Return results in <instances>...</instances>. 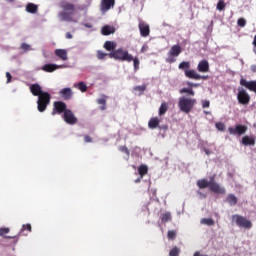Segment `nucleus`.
Instances as JSON below:
<instances>
[{"label": "nucleus", "mask_w": 256, "mask_h": 256, "mask_svg": "<svg viewBox=\"0 0 256 256\" xmlns=\"http://www.w3.org/2000/svg\"><path fill=\"white\" fill-rule=\"evenodd\" d=\"M60 7L62 9V11L59 12L58 14L60 21H67L68 23H77V20L73 18L76 12L75 4L71 2H62L60 4Z\"/></svg>", "instance_id": "obj_1"}, {"label": "nucleus", "mask_w": 256, "mask_h": 256, "mask_svg": "<svg viewBox=\"0 0 256 256\" xmlns=\"http://www.w3.org/2000/svg\"><path fill=\"white\" fill-rule=\"evenodd\" d=\"M200 223L202 225H207L208 227H213V225H215V220L212 218H202Z\"/></svg>", "instance_id": "obj_29"}, {"label": "nucleus", "mask_w": 256, "mask_h": 256, "mask_svg": "<svg viewBox=\"0 0 256 256\" xmlns=\"http://www.w3.org/2000/svg\"><path fill=\"white\" fill-rule=\"evenodd\" d=\"M197 105V100L193 98L181 97L179 98L178 107L182 113L189 114L193 111V107Z\"/></svg>", "instance_id": "obj_5"}, {"label": "nucleus", "mask_w": 256, "mask_h": 256, "mask_svg": "<svg viewBox=\"0 0 256 256\" xmlns=\"http://www.w3.org/2000/svg\"><path fill=\"white\" fill-rule=\"evenodd\" d=\"M11 230L9 228H0V237H3V235H7Z\"/></svg>", "instance_id": "obj_44"}, {"label": "nucleus", "mask_w": 256, "mask_h": 256, "mask_svg": "<svg viewBox=\"0 0 256 256\" xmlns=\"http://www.w3.org/2000/svg\"><path fill=\"white\" fill-rule=\"evenodd\" d=\"M145 89H146L145 86H136V87H135V91H141V92H143V91H145Z\"/></svg>", "instance_id": "obj_49"}, {"label": "nucleus", "mask_w": 256, "mask_h": 256, "mask_svg": "<svg viewBox=\"0 0 256 256\" xmlns=\"http://www.w3.org/2000/svg\"><path fill=\"white\" fill-rule=\"evenodd\" d=\"M104 49H106V51H115V49H117V42H113V41H106L104 43Z\"/></svg>", "instance_id": "obj_24"}, {"label": "nucleus", "mask_w": 256, "mask_h": 256, "mask_svg": "<svg viewBox=\"0 0 256 256\" xmlns=\"http://www.w3.org/2000/svg\"><path fill=\"white\" fill-rule=\"evenodd\" d=\"M180 93H187L188 95H191V97L195 96V91H193L192 88H182Z\"/></svg>", "instance_id": "obj_34"}, {"label": "nucleus", "mask_w": 256, "mask_h": 256, "mask_svg": "<svg viewBox=\"0 0 256 256\" xmlns=\"http://www.w3.org/2000/svg\"><path fill=\"white\" fill-rule=\"evenodd\" d=\"M161 123V120L157 117H153L148 122L149 129H157L159 127V124Z\"/></svg>", "instance_id": "obj_22"}, {"label": "nucleus", "mask_w": 256, "mask_h": 256, "mask_svg": "<svg viewBox=\"0 0 256 256\" xmlns=\"http://www.w3.org/2000/svg\"><path fill=\"white\" fill-rule=\"evenodd\" d=\"M197 195H199L200 199H206L207 198V194L201 192V191H197Z\"/></svg>", "instance_id": "obj_48"}, {"label": "nucleus", "mask_w": 256, "mask_h": 256, "mask_svg": "<svg viewBox=\"0 0 256 256\" xmlns=\"http://www.w3.org/2000/svg\"><path fill=\"white\" fill-rule=\"evenodd\" d=\"M97 103H98V105H103L101 107V110L105 111V109H106L105 105H107V100H105V98H100L97 100Z\"/></svg>", "instance_id": "obj_37"}, {"label": "nucleus", "mask_w": 256, "mask_h": 256, "mask_svg": "<svg viewBox=\"0 0 256 256\" xmlns=\"http://www.w3.org/2000/svg\"><path fill=\"white\" fill-rule=\"evenodd\" d=\"M193 256H208L207 254H201L200 252H195Z\"/></svg>", "instance_id": "obj_52"}, {"label": "nucleus", "mask_w": 256, "mask_h": 256, "mask_svg": "<svg viewBox=\"0 0 256 256\" xmlns=\"http://www.w3.org/2000/svg\"><path fill=\"white\" fill-rule=\"evenodd\" d=\"M74 87L79 89L82 93L87 91V84H85V82H78L77 84H74Z\"/></svg>", "instance_id": "obj_30"}, {"label": "nucleus", "mask_w": 256, "mask_h": 256, "mask_svg": "<svg viewBox=\"0 0 256 256\" xmlns=\"http://www.w3.org/2000/svg\"><path fill=\"white\" fill-rule=\"evenodd\" d=\"M204 152L206 153V155H211V152L207 148H204Z\"/></svg>", "instance_id": "obj_54"}, {"label": "nucleus", "mask_w": 256, "mask_h": 256, "mask_svg": "<svg viewBox=\"0 0 256 256\" xmlns=\"http://www.w3.org/2000/svg\"><path fill=\"white\" fill-rule=\"evenodd\" d=\"M8 3H13L15 0H6Z\"/></svg>", "instance_id": "obj_57"}, {"label": "nucleus", "mask_w": 256, "mask_h": 256, "mask_svg": "<svg viewBox=\"0 0 256 256\" xmlns=\"http://www.w3.org/2000/svg\"><path fill=\"white\" fill-rule=\"evenodd\" d=\"M237 99L240 105H249L251 102V96L247 93V90L243 88L238 89Z\"/></svg>", "instance_id": "obj_9"}, {"label": "nucleus", "mask_w": 256, "mask_h": 256, "mask_svg": "<svg viewBox=\"0 0 256 256\" xmlns=\"http://www.w3.org/2000/svg\"><path fill=\"white\" fill-rule=\"evenodd\" d=\"M6 78H7V83H9L11 79H13V76H11V73L6 72Z\"/></svg>", "instance_id": "obj_50"}, {"label": "nucleus", "mask_w": 256, "mask_h": 256, "mask_svg": "<svg viewBox=\"0 0 256 256\" xmlns=\"http://www.w3.org/2000/svg\"><path fill=\"white\" fill-rule=\"evenodd\" d=\"M162 223H169L171 221V212H165L160 216Z\"/></svg>", "instance_id": "obj_31"}, {"label": "nucleus", "mask_w": 256, "mask_h": 256, "mask_svg": "<svg viewBox=\"0 0 256 256\" xmlns=\"http://www.w3.org/2000/svg\"><path fill=\"white\" fill-rule=\"evenodd\" d=\"M38 9H39V7L36 4H33V3H28L26 5L27 13L35 14V13H37Z\"/></svg>", "instance_id": "obj_26"}, {"label": "nucleus", "mask_w": 256, "mask_h": 256, "mask_svg": "<svg viewBox=\"0 0 256 256\" xmlns=\"http://www.w3.org/2000/svg\"><path fill=\"white\" fill-rule=\"evenodd\" d=\"M228 132L230 135H245L247 133V126L242 124H237L235 127H229Z\"/></svg>", "instance_id": "obj_11"}, {"label": "nucleus", "mask_w": 256, "mask_h": 256, "mask_svg": "<svg viewBox=\"0 0 256 256\" xmlns=\"http://www.w3.org/2000/svg\"><path fill=\"white\" fill-rule=\"evenodd\" d=\"M65 111H69V109H67V104L63 101H56L53 104V110H52V115H56L58 113V115H61V113H65Z\"/></svg>", "instance_id": "obj_10"}, {"label": "nucleus", "mask_w": 256, "mask_h": 256, "mask_svg": "<svg viewBox=\"0 0 256 256\" xmlns=\"http://www.w3.org/2000/svg\"><path fill=\"white\" fill-rule=\"evenodd\" d=\"M25 231H29V233H31V224L23 225L20 231V235H27L25 234Z\"/></svg>", "instance_id": "obj_35"}, {"label": "nucleus", "mask_w": 256, "mask_h": 256, "mask_svg": "<svg viewBox=\"0 0 256 256\" xmlns=\"http://www.w3.org/2000/svg\"><path fill=\"white\" fill-rule=\"evenodd\" d=\"M65 67V65L45 64L42 67V71H45V73H53V71H57V69H65Z\"/></svg>", "instance_id": "obj_16"}, {"label": "nucleus", "mask_w": 256, "mask_h": 256, "mask_svg": "<svg viewBox=\"0 0 256 256\" xmlns=\"http://www.w3.org/2000/svg\"><path fill=\"white\" fill-rule=\"evenodd\" d=\"M178 68L180 69V71H184V75L185 77H187V79H192L193 81H201V79L203 81H207V79H209V76H202L199 73H197L195 69H191V62L189 61L181 62Z\"/></svg>", "instance_id": "obj_2"}, {"label": "nucleus", "mask_w": 256, "mask_h": 256, "mask_svg": "<svg viewBox=\"0 0 256 256\" xmlns=\"http://www.w3.org/2000/svg\"><path fill=\"white\" fill-rule=\"evenodd\" d=\"M30 93H32L34 97H41V95L47 92H44L43 89L41 88V85L36 83L30 86Z\"/></svg>", "instance_id": "obj_17"}, {"label": "nucleus", "mask_w": 256, "mask_h": 256, "mask_svg": "<svg viewBox=\"0 0 256 256\" xmlns=\"http://www.w3.org/2000/svg\"><path fill=\"white\" fill-rule=\"evenodd\" d=\"M138 173L141 176V178L145 177V175H147V173H149V167H147V165L142 164L138 167Z\"/></svg>", "instance_id": "obj_25"}, {"label": "nucleus", "mask_w": 256, "mask_h": 256, "mask_svg": "<svg viewBox=\"0 0 256 256\" xmlns=\"http://www.w3.org/2000/svg\"><path fill=\"white\" fill-rule=\"evenodd\" d=\"M179 253H181V250L175 246L174 248H172L169 252L170 256H179Z\"/></svg>", "instance_id": "obj_36"}, {"label": "nucleus", "mask_w": 256, "mask_h": 256, "mask_svg": "<svg viewBox=\"0 0 256 256\" xmlns=\"http://www.w3.org/2000/svg\"><path fill=\"white\" fill-rule=\"evenodd\" d=\"M176 237H177V232H175L174 230L168 231V239H171V241H174Z\"/></svg>", "instance_id": "obj_39"}, {"label": "nucleus", "mask_w": 256, "mask_h": 256, "mask_svg": "<svg viewBox=\"0 0 256 256\" xmlns=\"http://www.w3.org/2000/svg\"><path fill=\"white\" fill-rule=\"evenodd\" d=\"M5 239H15V236H6Z\"/></svg>", "instance_id": "obj_56"}, {"label": "nucleus", "mask_w": 256, "mask_h": 256, "mask_svg": "<svg viewBox=\"0 0 256 256\" xmlns=\"http://www.w3.org/2000/svg\"><path fill=\"white\" fill-rule=\"evenodd\" d=\"M63 119L68 125H77L78 119L75 117V114L73 113V111H71V109L65 111V113L63 114Z\"/></svg>", "instance_id": "obj_12"}, {"label": "nucleus", "mask_w": 256, "mask_h": 256, "mask_svg": "<svg viewBox=\"0 0 256 256\" xmlns=\"http://www.w3.org/2000/svg\"><path fill=\"white\" fill-rule=\"evenodd\" d=\"M182 49L179 46V44L177 45H173L169 52H168V57L166 58V63H175V61H177L176 57H179V55H181L182 53Z\"/></svg>", "instance_id": "obj_8"}, {"label": "nucleus", "mask_w": 256, "mask_h": 256, "mask_svg": "<svg viewBox=\"0 0 256 256\" xmlns=\"http://www.w3.org/2000/svg\"><path fill=\"white\" fill-rule=\"evenodd\" d=\"M199 73H209V61L201 60L197 65Z\"/></svg>", "instance_id": "obj_19"}, {"label": "nucleus", "mask_w": 256, "mask_h": 256, "mask_svg": "<svg viewBox=\"0 0 256 256\" xmlns=\"http://www.w3.org/2000/svg\"><path fill=\"white\" fill-rule=\"evenodd\" d=\"M226 7V4H225V1L223 0H220L217 4V9L218 11H223V9H225Z\"/></svg>", "instance_id": "obj_40"}, {"label": "nucleus", "mask_w": 256, "mask_h": 256, "mask_svg": "<svg viewBox=\"0 0 256 256\" xmlns=\"http://www.w3.org/2000/svg\"><path fill=\"white\" fill-rule=\"evenodd\" d=\"M84 141H85V143H93V138H91V136H89V135H85Z\"/></svg>", "instance_id": "obj_47"}, {"label": "nucleus", "mask_w": 256, "mask_h": 256, "mask_svg": "<svg viewBox=\"0 0 256 256\" xmlns=\"http://www.w3.org/2000/svg\"><path fill=\"white\" fill-rule=\"evenodd\" d=\"M237 25L238 27H245V25H247V20H245V18H239L237 21Z\"/></svg>", "instance_id": "obj_41"}, {"label": "nucleus", "mask_w": 256, "mask_h": 256, "mask_svg": "<svg viewBox=\"0 0 256 256\" xmlns=\"http://www.w3.org/2000/svg\"><path fill=\"white\" fill-rule=\"evenodd\" d=\"M169 110V105L166 102H163L159 108V116L163 117Z\"/></svg>", "instance_id": "obj_28"}, {"label": "nucleus", "mask_w": 256, "mask_h": 256, "mask_svg": "<svg viewBox=\"0 0 256 256\" xmlns=\"http://www.w3.org/2000/svg\"><path fill=\"white\" fill-rule=\"evenodd\" d=\"M205 115H209V112L208 111H204Z\"/></svg>", "instance_id": "obj_58"}, {"label": "nucleus", "mask_w": 256, "mask_h": 256, "mask_svg": "<svg viewBox=\"0 0 256 256\" xmlns=\"http://www.w3.org/2000/svg\"><path fill=\"white\" fill-rule=\"evenodd\" d=\"M96 57H97V59H99L101 61V60L105 59L106 57H109V54H107L101 50H98Z\"/></svg>", "instance_id": "obj_33"}, {"label": "nucleus", "mask_w": 256, "mask_h": 256, "mask_svg": "<svg viewBox=\"0 0 256 256\" xmlns=\"http://www.w3.org/2000/svg\"><path fill=\"white\" fill-rule=\"evenodd\" d=\"M110 59H115L116 61L131 63L133 61V55L129 53V50L124 48H118L113 52L108 54Z\"/></svg>", "instance_id": "obj_4"}, {"label": "nucleus", "mask_w": 256, "mask_h": 256, "mask_svg": "<svg viewBox=\"0 0 256 256\" xmlns=\"http://www.w3.org/2000/svg\"><path fill=\"white\" fill-rule=\"evenodd\" d=\"M51 103V94L48 92L41 94L37 100V109L40 113L46 111L47 106Z\"/></svg>", "instance_id": "obj_7"}, {"label": "nucleus", "mask_w": 256, "mask_h": 256, "mask_svg": "<svg viewBox=\"0 0 256 256\" xmlns=\"http://www.w3.org/2000/svg\"><path fill=\"white\" fill-rule=\"evenodd\" d=\"M56 57H59V59H61L62 61H67V59H69V56L67 54V50L65 49H56L54 51Z\"/></svg>", "instance_id": "obj_20"}, {"label": "nucleus", "mask_w": 256, "mask_h": 256, "mask_svg": "<svg viewBox=\"0 0 256 256\" xmlns=\"http://www.w3.org/2000/svg\"><path fill=\"white\" fill-rule=\"evenodd\" d=\"M226 201L231 205V207H235V205H237V197L234 194H228Z\"/></svg>", "instance_id": "obj_27"}, {"label": "nucleus", "mask_w": 256, "mask_h": 256, "mask_svg": "<svg viewBox=\"0 0 256 256\" xmlns=\"http://www.w3.org/2000/svg\"><path fill=\"white\" fill-rule=\"evenodd\" d=\"M141 179H143V178H141V176H140L139 178H137V179L134 181V183H141Z\"/></svg>", "instance_id": "obj_55"}, {"label": "nucleus", "mask_w": 256, "mask_h": 256, "mask_svg": "<svg viewBox=\"0 0 256 256\" xmlns=\"http://www.w3.org/2000/svg\"><path fill=\"white\" fill-rule=\"evenodd\" d=\"M149 51V46L147 44H143L140 53H147Z\"/></svg>", "instance_id": "obj_46"}, {"label": "nucleus", "mask_w": 256, "mask_h": 256, "mask_svg": "<svg viewBox=\"0 0 256 256\" xmlns=\"http://www.w3.org/2000/svg\"><path fill=\"white\" fill-rule=\"evenodd\" d=\"M197 187H199V189H207V187H209L212 193H217L218 195H225L226 193L225 188L221 187L217 182H214L213 178H211L210 181L207 179L198 180Z\"/></svg>", "instance_id": "obj_3"}, {"label": "nucleus", "mask_w": 256, "mask_h": 256, "mask_svg": "<svg viewBox=\"0 0 256 256\" xmlns=\"http://www.w3.org/2000/svg\"><path fill=\"white\" fill-rule=\"evenodd\" d=\"M119 151H121V153H125L127 155V157H129V155H131V152L129 151V148H127V146H119Z\"/></svg>", "instance_id": "obj_38"}, {"label": "nucleus", "mask_w": 256, "mask_h": 256, "mask_svg": "<svg viewBox=\"0 0 256 256\" xmlns=\"http://www.w3.org/2000/svg\"><path fill=\"white\" fill-rule=\"evenodd\" d=\"M132 61H133V65H134V71H139V65H141V61L139 60V57L132 56Z\"/></svg>", "instance_id": "obj_32"}, {"label": "nucleus", "mask_w": 256, "mask_h": 256, "mask_svg": "<svg viewBox=\"0 0 256 256\" xmlns=\"http://www.w3.org/2000/svg\"><path fill=\"white\" fill-rule=\"evenodd\" d=\"M20 49H22L23 51H31V45L23 42L20 46Z\"/></svg>", "instance_id": "obj_42"}, {"label": "nucleus", "mask_w": 256, "mask_h": 256, "mask_svg": "<svg viewBox=\"0 0 256 256\" xmlns=\"http://www.w3.org/2000/svg\"><path fill=\"white\" fill-rule=\"evenodd\" d=\"M232 221L237 225V227L242 229H251V227H253V222H251V220H248L239 214L232 215Z\"/></svg>", "instance_id": "obj_6"}, {"label": "nucleus", "mask_w": 256, "mask_h": 256, "mask_svg": "<svg viewBox=\"0 0 256 256\" xmlns=\"http://www.w3.org/2000/svg\"><path fill=\"white\" fill-rule=\"evenodd\" d=\"M101 33L103 35H113V33H115V27L113 26H109V25H105L102 27L101 29Z\"/></svg>", "instance_id": "obj_23"}, {"label": "nucleus", "mask_w": 256, "mask_h": 256, "mask_svg": "<svg viewBox=\"0 0 256 256\" xmlns=\"http://www.w3.org/2000/svg\"><path fill=\"white\" fill-rule=\"evenodd\" d=\"M242 145L245 146H253L255 145V138L253 136H244L242 137V141H241Z\"/></svg>", "instance_id": "obj_21"}, {"label": "nucleus", "mask_w": 256, "mask_h": 256, "mask_svg": "<svg viewBox=\"0 0 256 256\" xmlns=\"http://www.w3.org/2000/svg\"><path fill=\"white\" fill-rule=\"evenodd\" d=\"M115 7V0H102L100 3V10L102 13H107V11Z\"/></svg>", "instance_id": "obj_14"}, {"label": "nucleus", "mask_w": 256, "mask_h": 256, "mask_svg": "<svg viewBox=\"0 0 256 256\" xmlns=\"http://www.w3.org/2000/svg\"><path fill=\"white\" fill-rule=\"evenodd\" d=\"M59 95L64 101H69L73 98V90L71 88H63L59 91Z\"/></svg>", "instance_id": "obj_18"}, {"label": "nucleus", "mask_w": 256, "mask_h": 256, "mask_svg": "<svg viewBox=\"0 0 256 256\" xmlns=\"http://www.w3.org/2000/svg\"><path fill=\"white\" fill-rule=\"evenodd\" d=\"M138 29L140 31L141 37H149V35H151V28L149 27V24L143 20L139 21Z\"/></svg>", "instance_id": "obj_13"}, {"label": "nucleus", "mask_w": 256, "mask_h": 256, "mask_svg": "<svg viewBox=\"0 0 256 256\" xmlns=\"http://www.w3.org/2000/svg\"><path fill=\"white\" fill-rule=\"evenodd\" d=\"M240 85L248 89V91H252L253 93H256V80L246 81L245 78H241Z\"/></svg>", "instance_id": "obj_15"}, {"label": "nucleus", "mask_w": 256, "mask_h": 256, "mask_svg": "<svg viewBox=\"0 0 256 256\" xmlns=\"http://www.w3.org/2000/svg\"><path fill=\"white\" fill-rule=\"evenodd\" d=\"M210 105H211V102H209V100H203V101H202V107H203V109L209 108Z\"/></svg>", "instance_id": "obj_45"}, {"label": "nucleus", "mask_w": 256, "mask_h": 256, "mask_svg": "<svg viewBox=\"0 0 256 256\" xmlns=\"http://www.w3.org/2000/svg\"><path fill=\"white\" fill-rule=\"evenodd\" d=\"M73 38V34H71L70 32L66 33V39H72Z\"/></svg>", "instance_id": "obj_51"}, {"label": "nucleus", "mask_w": 256, "mask_h": 256, "mask_svg": "<svg viewBox=\"0 0 256 256\" xmlns=\"http://www.w3.org/2000/svg\"><path fill=\"white\" fill-rule=\"evenodd\" d=\"M216 129H218V131H225V124L222 122L216 123Z\"/></svg>", "instance_id": "obj_43"}, {"label": "nucleus", "mask_w": 256, "mask_h": 256, "mask_svg": "<svg viewBox=\"0 0 256 256\" xmlns=\"http://www.w3.org/2000/svg\"><path fill=\"white\" fill-rule=\"evenodd\" d=\"M190 87H199V84H194V83H189L188 84Z\"/></svg>", "instance_id": "obj_53"}]
</instances>
